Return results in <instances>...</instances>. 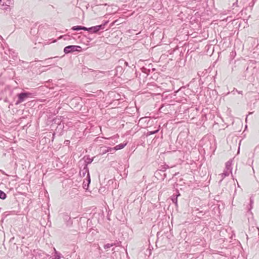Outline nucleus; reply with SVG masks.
I'll list each match as a JSON object with an SVG mask.
<instances>
[{
    "mask_svg": "<svg viewBox=\"0 0 259 259\" xmlns=\"http://www.w3.org/2000/svg\"><path fill=\"white\" fill-rule=\"evenodd\" d=\"M108 21H106L105 23L101 25L87 28V30H86V31L93 33H98L100 30H103L105 28V25L108 23Z\"/></svg>",
    "mask_w": 259,
    "mask_h": 259,
    "instance_id": "obj_1",
    "label": "nucleus"
},
{
    "mask_svg": "<svg viewBox=\"0 0 259 259\" xmlns=\"http://www.w3.org/2000/svg\"><path fill=\"white\" fill-rule=\"evenodd\" d=\"M81 51V47L79 46H68L64 49V52L65 54L73 53L74 52H80Z\"/></svg>",
    "mask_w": 259,
    "mask_h": 259,
    "instance_id": "obj_2",
    "label": "nucleus"
},
{
    "mask_svg": "<svg viewBox=\"0 0 259 259\" xmlns=\"http://www.w3.org/2000/svg\"><path fill=\"white\" fill-rule=\"evenodd\" d=\"M32 93L29 92H24L18 94V100L16 102V104H19L24 101L27 98L31 97Z\"/></svg>",
    "mask_w": 259,
    "mask_h": 259,
    "instance_id": "obj_3",
    "label": "nucleus"
},
{
    "mask_svg": "<svg viewBox=\"0 0 259 259\" xmlns=\"http://www.w3.org/2000/svg\"><path fill=\"white\" fill-rule=\"evenodd\" d=\"M12 4V0H0V9L8 11L10 9V5Z\"/></svg>",
    "mask_w": 259,
    "mask_h": 259,
    "instance_id": "obj_4",
    "label": "nucleus"
},
{
    "mask_svg": "<svg viewBox=\"0 0 259 259\" xmlns=\"http://www.w3.org/2000/svg\"><path fill=\"white\" fill-rule=\"evenodd\" d=\"M87 173V177L88 179V183L90 184L91 180H90V175H89V169L88 168V166H87V165L84 164L83 168L81 169V168H80V170L79 171V175L81 177H84L85 176Z\"/></svg>",
    "mask_w": 259,
    "mask_h": 259,
    "instance_id": "obj_5",
    "label": "nucleus"
},
{
    "mask_svg": "<svg viewBox=\"0 0 259 259\" xmlns=\"http://www.w3.org/2000/svg\"><path fill=\"white\" fill-rule=\"evenodd\" d=\"M126 145V143H121V144H120L117 146H116L115 147H114V148H108L107 151H115L116 150H120V149H121L122 148H123Z\"/></svg>",
    "mask_w": 259,
    "mask_h": 259,
    "instance_id": "obj_6",
    "label": "nucleus"
},
{
    "mask_svg": "<svg viewBox=\"0 0 259 259\" xmlns=\"http://www.w3.org/2000/svg\"><path fill=\"white\" fill-rule=\"evenodd\" d=\"M232 161L229 160L226 163L225 170H227L230 173H232Z\"/></svg>",
    "mask_w": 259,
    "mask_h": 259,
    "instance_id": "obj_7",
    "label": "nucleus"
},
{
    "mask_svg": "<svg viewBox=\"0 0 259 259\" xmlns=\"http://www.w3.org/2000/svg\"><path fill=\"white\" fill-rule=\"evenodd\" d=\"M72 30L74 31H79L80 30H87V27L81 26H75L72 27Z\"/></svg>",
    "mask_w": 259,
    "mask_h": 259,
    "instance_id": "obj_8",
    "label": "nucleus"
},
{
    "mask_svg": "<svg viewBox=\"0 0 259 259\" xmlns=\"http://www.w3.org/2000/svg\"><path fill=\"white\" fill-rule=\"evenodd\" d=\"M230 173V172L225 170L224 172L220 175L222 178V179L220 180V182L222 181L225 177L228 176Z\"/></svg>",
    "mask_w": 259,
    "mask_h": 259,
    "instance_id": "obj_9",
    "label": "nucleus"
},
{
    "mask_svg": "<svg viewBox=\"0 0 259 259\" xmlns=\"http://www.w3.org/2000/svg\"><path fill=\"white\" fill-rule=\"evenodd\" d=\"M93 158L87 157L84 161V164H86L87 166H88V164L91 163L93 161Z\"/></svg>",
    "mask_w": 259,
    "mask_h": 259,
    "instance_id": "obj_10",
    "label": "nucleus"
},
{
    "mask_svg": "<svg viewBox=\"0 0 259 259\" xmlns=\"http://www.w3.org/2000/svg\"><path fill=\"white\" fill-rule=\"evenodd\" d=\"M6 194L4 193L3 191L0 190V198L2 199H6Z\"/></svg>",
    "mask_w": 259,
    "mask_h": 259,
    "instance_id": "obj_11",
    "label": "nucleus"
},
{
    "mask_svg": "<svg viewBox=\"0 0 259 259\" xmlns=\"http://www.w3.org/2000/svg\"><path fill=\"white\" fill-rule=\"evenodd\" d=\"M62 257L61 254L59 252L58 253H56L54 255V257L53 259H60Z\"/></svg>",
    "mask_w": 259,
    "mask_h": 259,
    "instance_id": "obj_12",
    "label": "nucleus"
},
{
    "mask_svg": "<svg viewBox=\"0 0 259 259\" xmlns=\"http://www.w3.org/2000/svg\"><path fill=\"white\" fill-rule=\"evenodd\" d=\"M113 244L112 243V244H109V243H108L107 244H105L104 246V248L105 249H107V248H110L111 247L113 246Z\"/></svg>",
    "mask_w": 259,
    "mask_h": 259,
    "instance_id": "obj_13",
    "label": "nucleus"
},
{
    "mask_svg": "<svg viewBox=\"0 0 259 259\" xmlns=\"http://www.w3.org/2000/svg\"><path fill=\"white\" fill-rule=\"evenodd\" d=\"M180 194L178 195V196ZM177 197H178V195L177 196V197L176 198L174 197V196L171 198V200L172 201V202L176 204V205H177Z\"/></svg>",
    "mask_w": 259,
    "mask_h": 259,
    "instance_id": "obj_14",
    "label": "nucleus"
},
{
    "mask_svg": "<svg viewBox=\"0 0 259 259\" xmlns=\"http://www.w3.org/2000/svg\"><path fill=\"white\" fill-rule=\"evenodd\" d=\"M158 131H159V130H155L154 131L149 132L148 133V135H153V134H155L158 133Z\"/></svg>",
    "mask_w": 259,
    "mask_h": 259,
    "instance_id": "obj_15",
    "label": "nucleus"
},
{
    "mask_svg": "<svg viewBox=\"0 0 259 259\" xmlns=\"http://www.w3.org/2000/svg\"><path fill=\"white\" fill-rule=\"evenodd\" d=\"M108 147H105V149L104 150H103L102 152V154H104L105 153H106V152H112V151H107V149H108Z\"/></svg>",
    "mask_w": 259,
    "mask_h": 259,
    "instance_id": "obj_16",
    "label": "nucleus"
},
{
    "mask_svg": "<svg viewBox=\"0 0 259 259\" xmlns=\"http://www.w3.org/2000/svg\"><path fill=\"white\" fill-rule=\"evenodd\" d=\"M54 250L55 254L58 253V252L56 250V249L55 248H54Z\"/></svg>",
    "mask_w": 259,
    "mask_h": 259,
    "instance_id": "obj_17",
    "label": "nucleus"
},
{
    "mask_svg": "<svg viewBox=\"0 0 259 259\" xmlns=\"http://www.w3.org/2000/svg\"><path fill=\"white\" fill-rule=\"evenodd\" d=\"M237 92H238V94H242V91H237Z\"/></svg>",
    "mask_w": 259,
    "mask_h": 259,
    "instance_id": "obj_18",
    "label": "nucleus"
},
{
    "mask_svg": "<svg viewBox=\"0 0 259 259\" xmlns=\"http://www.w3.org/2000/svg\"><path fill=\"white\" fill-rule=\"evenodd\" d=\"M124 64H125V65H126V66H127V65H128V63H127V62H124Z\"/></svg>",
    "mask_w": 259,
    "mask_h": 259,
    "instance_id": "obj_19",
    "label": "nucleus"
},
{
    "mask_svg": "<svg viewBox=\"0 0 259 259\" xmlns=\"http://www.w3.org/2000/svg\"><path fill=\"white\" fill-rule=\"evenodd\" d=\"M122 69L121 67H117V69Z\"/></svg>",
    "mask_w": 259,
    "mask_h": 259,
    "instance_id": "obj_20",
    "label": "nucleus"
},
{
    "mask_svg": "<svg viewBox=\"0 0 259 259\" xmlns=\"http://www.w3.org/2000/svg\"><path fill=\"white\" fill-rule=\"evenodd\" d=\"M52 59V58H48V59H46V61H48V60H50V59Z\"/></svg>",
    "mask_w": 259,
    "mask_h": 259,
    "instance_id": "obj_21",
    "label": "nucleus"
},
{
    "mask_svg": "<svg viewBox=\"0 0 259 259\" xmlns=\"http://www.w3.org/2000/svg\"><path fill=\"white\" fill-rule=\"evenodd\" d=\"M202 212L201 211H199V212H198V213H202Z\"/></svg>",
    "mask_w": 259,
    "mask_h": 259,
    "instance_id": "obj_22",
    "label": "nucleus"
}]
</instances>
